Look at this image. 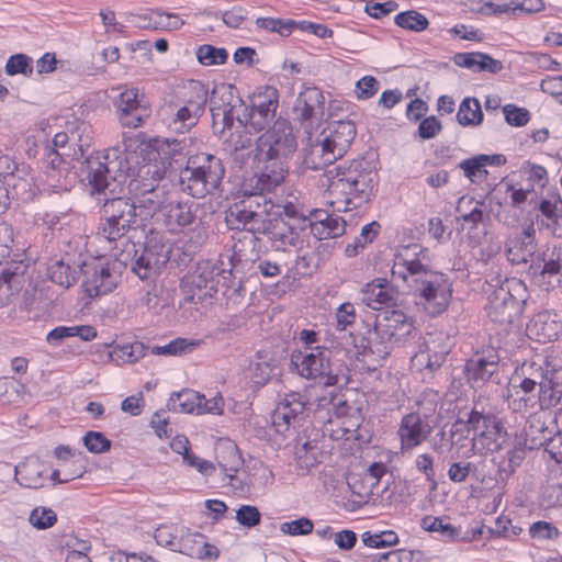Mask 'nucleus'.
<instances>
[{
  "instance_id": "obj_36",
  "label": "nucleus",
  "mask_w": 562,
  "mask_h": 562,
  "mask_svg": "<svg viewBox=\"0 0 562 562\" xmlns=\"http://www.w3.org/2000/svg\"><path fill=\"white\" fill-rule=\"evenodd\" d=\"M539 404L537 407L547 411L560 404L562 398V367L551 373L550 381L546 387L538 390Z\"/></svg>"
},
{
  "instance_id": "obj_28",
  "label": "nucleus",
  "mask_w": 562,
  "mask_h": 562,
  "mask_svg": "<svg viewBox=\"0 0 562 562\" xmlns=\"http://www.w3.org/2000/svg\"><path fill=\"white\" fill-rule=\"evenodd\" d=\"M221 271L215 273V267L210 261L198 263L195 270L189 278V284L193 291L192 300L196 296L199 301L213 297L218 292Z\"/></svg>"
},
{
  "instance_id": "obj_17",
  "label": "nucleus",
  "mask_w": 562,
  "mask_h": 562,
  "mask_svg": "<svg viewBox=\"0 0 562 562\" xmlns=\"http://www.w3.org/2000/svg\"><path fill=\"white\" fill-rule=\"evenodd\" d=\"M293 115L306 131L317 128L325 115L323 91L315 86L303 83L293 105Z\"/></svg>"
},
{
  "instance_id": "obj_5",
  "label": "nucleus",
  "mask_w": 562,
  "mask_h": 562,
  "mask_svg": "<svg viewBox=\"0 0 562 562\" xmlns=\"http://www.w3.org/2000/svg\"><path fill=\"white\" fill-rule=\"evenodd\" d=\"M224 176L225 167L220 157L198 153L188 157L186 167L176 179V186L192 198L203 199L220 189Z\"/></svg>"
},
{
  "instance_id": "obj_12",
  "label": "nucleus",
  "mask_w": 562,
  "mask_h": 562,
  "mask_svg": "<svg viewBox=\"0 0 562 562\" xmlns=\"http://www.w3.org/2000/svg\"><path fill=\"white\" fill-rule=\"evenodd\" d=\"M203 205L193 201H168L164 211V223L169 232L178 233L188 228L194 233L193 248H200L207 239V231L202 224Z\"/></svg>"
},
{
  "instance_id": "obj_13",
  "label": "nucleus",
  "mask_w": 562,
  "mask_h": 562,
  "mask_svg": "<svg viewBox=\"0 0 562 562\" xmlns=\"http://www.w3.org/2000/svg\"><path fill=\"white\" fill-rule=\"evenodd\" d=\"M279 106V91L272 86L260 87L250 97V105L244 113L237 116L239 127L250 126L255 132H261L274 124L277 109Z\"/></svg>"
},
{
  "instance_id": "obj_40",
  "label": "nucleus",
  "mask_w": 562,
  "mask_h": 562,
  "mask_svg": "<svg viewBox=\"0 0 562 562\" xmlns=\"http://www.w3.org/2000/svg\"><path fill=\"white\" fill-rule=\"evenodd\" d=\"M533 426H530V430L526 432V443L529 445V449H536L544 447V451L550 456L557 463H562V432L559 431L554 436L538 439L531 437Z\"/></svg>"
},
{
  "instance_id": "obj_44",
  "label": "nucleus",
  "mask_w": 562,
  "mask_h": 562,
  "mask_svg": "<svg viewBox=\"0 0 562 562\" xmlns=\"http://www.w3.org/2000/svg\"><path fill=\"white\" fill-rule=\"evenodd\" d=\"M353 345L358 355H375L380 360L385 359L391 353V347H387L383 339L380 342H375V340H373V338L367 333L356 337L353 339Z\"/></svg>"
},
{
  "instance_id": "obj_45",
  "label": "nucleus",
  "mask_w": 562,
  "mask_h": 562,
  "mask_svg": "<svg viewBox=\"0 0 562 562\" xmlns=\"http://www.w3.org/2000/svg\"><path fill=\"white\" fill-rule=\"evenodd\" d=\"M321 265V255L317 249L300 248L295 259V270L301 277L312 276Z\"/></svg>"
},
{
  "instance_id": "obj_33",
  "label": "nucleus",
  "mask_w": 562,
  "mask_h": 562,
  "mask_svg": "<svg viewBox=\"0 0 562 562\" xmlns=\"http://www.w3.org/2000/svg\"><path fill=\"white\" fill-rule=\"evenodd\" d=\"M46 471L38 458H27L15 467V479L24 487L40 488L44 485Z\"/></svg>"
},
{
  "instance_id": "obj_31",
  "label": "nucleus",
  "mask_w": 562,
  "mask_h": 562,
  "mask_svg": "<svg viewBox=\"0 0 562 562\" xmlns=\"http://www.w3.org/2000/svg\"><path fill=\"white\" fill-rule=\"evenodd\" d=\"M561 329V323L548 311L535 314L526 327L530 338L543 344L558 339Z\"/></svg>"
},
{
  "instance_id": "obj_50",
  "label": "nucleus",
  "mask_w": 562,
  "mask_h": 562,
  "mask_svg": "<svg viewBox=\"0 0 562 562\" xmlns=\"http://www.w3.org/2000/svg\"><path fill=\"white\" fill-rule=\"evenodd\" d=\"M257 29L271 33H278L283 37L290 36L295 30V20H284L280 18H258L256 20Z\"/></svg>"
},
{
  "instance_id": "obj_42",
  "label": "nucleus",
  "mask_w": 562,
  "mask_h": 562,
  "mask_svg": "<svg viewBox=\"0 0 562 562\" xmlns=\"http://www.w3.org/2000/svg\"><path fill=\"white\" fill-rule=\"evenodd\" d=\"M484 114L476 98H464L457 112V121L462 126H477L482 123Z\"/></svg>"
},
{
  "instance_id": "obj_43",
  "label": "nucleus",
  "mask_w": 562,
  "mask_h": 562,
  "mask_svg": "<svg viewBox=\"0 0 562 562\" xmlns=\"http://www.w3.org/2000/svg\"><path fill=\"white\" fill-rule=\"evenodd\" d=\"M420 526L426 531L440 533L445 541L453 542L463 540V538L460 537V529L456 528L450 522H445V518L442 517L425 516L420 521Z\"/></svg>"
},
{
  "instance_id": "obj_21",
  "label": "nucleus",
  "mask_w": 562,
  "mask_h": 562,
  "mask_svg": "<svg viewBox=\"0 0 562 562\" xmlns=\"http://www.w3.org/2000/svg\"><path fill=\"white\" fill-rule=\"evenodd\" d=\"M499 357L495 351L476 352L464 364V374L473 389L484 386L487 382L498 381Z\"/></svg>"
},
{
  "instance_id": "obj_51",
  "label": "nucleus",
  "mask_w": 562,
  "mask_h": 562,
  "mask_svg": "<svg viewBox=\"0 0 562 562\" xmlns=\"http://www.w3.org/2000/svg\"><path fill=\"white\" fill-rule=\"evenodd\" d=\"M486 155L481 154L474 157L462 160L458 164V168L462 169L464 176L473 183L476 182V178H485L487 170L484 168V161H486Z\"/></svg>"
},
{
  "instance_id": "obj_49",
  "label": "nucleus",
  "mask_w": 562,
  "mask_h": 562,
  "mask_svg": "<svg viewBox=\"0 0 562 562\" xmlns=\"http://www.w3.org/2000/svg\"><path fill=\"white\" fill-rule=\"evenodd\" d=\"M295 456L305 467L317 463L318 442L316 439H304L300 434L295 438Z\"/></svg>"
},
{
  "instance_id": "obj_64",
  "label": "nucleus",
  "mask_w": 562,
  "mask_h": 562,
  "mask_svg": "<svg viewBox=\"0 0 562 562\" xmlns=\"http://www.w3.org/2000/svg\"><path fill=\"white\" fill-rule=\"evenodd\" d=\"M507 124L516 127L525 126L530 120V113L526 108H518L515 104H506L503 108Z\"/></svg>"
},
{
  "instance_id": "obj_39",
  "label": "nucleus",
  "mask_w": 562,
  "mask_h": 562,
  "mask_svg": "<svg viewBox=\"0 0 562 562\" xmlns=\"http://www.w3.org/2000/svg\"><path fill=\"white\" fill-rule=\"evenodd\" d=\"M424 345L425 349L420 348L419 351L415 353L413 361L426 369H429L430 371L439 369L446 361L449 348L447 346H442L437 349L435 341H425Z\"/></svg>"
},
{
  "instance_id": "obj_63",
  "label": "nucleus",
  "mask_w": 562,
  "mask_h": 562,
  "mask_svg": "<svg viewBox=\"0 0 562 562\" xmlns=\"http://www.w3.org/2000/svg\"><path fill=\"white\" fill-rule=\"evenodd\" d=\"M85 447L92 453H103L111 449V440H109L100 431H88L82 438Z\"/></svg>"
},
{
  "instance_id": "obj_41",
  "label": "nucleus",
  "mask_w": 562,
  "mask_h": 562,
  "mask_svg": "<svg viewBox=\"0 0 562 562\" xmlns=\"http://www.w3.org/2000/svg\"><path fill=\"white\" fill-rule=\"evenodd\" d=\"M346 232V221L336 214H329L323 223L311 225V234L317 239L337 238Z\"/></svg>"
},
{
  "instance_id": "obj_61",
  "label": "nucleus",
  "mask_w": 562,
  "mask_h": 562,
  "mask_svg": "<svg viewBox=\"0 0 562 562\" xmlns=\"http://www.w3.org/2000/svg\"><path fill=\"white\" fill-rule=\"evenodd\" d=\"M138 105H148L144 100V95L139 98L137 89H126L123 91L119 100L115 103L117 115L121 113H127L132 111L135 106Z\"/></svg>"
},
{
  "instance_id": "obj_20",
  "label": "nucleus",
  "mask_w": 562,
  "mask_h": 562,
  "mask_svg": "<svg viewBox=\"0 0 562 562\" xmlns=\"http://www.w3.org/2000/svg\"><path fill=\"white\" fill-rule=\"evenodd\" d=\"M415 330L413 318L400 310L385 311L382 318L375 319L376 337H381L391 348L394 342L406 340Z\"/></svg>"
},
{
  "instance_id": "obj_3",
  "label": "nucleus",
  "mask_w": 562,
  "mask_h": 562,
  "mask_svg": "<svg viewBox=\"0 0 562 562\" xmlns=\"http://www.w3.org/2000/svg\"><path fill=\"white\" fill-rule=\"evenodd\" d=\"M331 205L344 203V211L367 204L374 193L376 172L364 158L345 161L325 171Z\"/></svg>"
},
{
  "instance_id": "obj_52",
  "label": "nucleus",
  "mask_w": 562,
  "mask_h": 562,
  "mask_svg": "<svg viewBox=\"0 0 562 562\" xmlns=\"http://www.w3.org/2000/svg\"><path fill=\"white\" fill-rule=\"evenodd\" d=\"M465 416H468V425L472 428L474 436H487V429L490 424L493 423L494 414L479 411L475 405L470 412L465 413Z\"/></svg>"
},
{
  "instance_id": "obj_32",
  "label": "nucleus",
  "mask_w": 562,
  "mask_h": 562,
  "mask_svg": "<svg viewBox=\"0 0 562 562\" xmlns=\"http://www.w3.org/2000/svg\"><path fill=\"white\" fill-rule=\"evenodd\" d=\"M184 146L178 139L167 140L157 150L151 151L156 161L164 164L166 171H169V178L176 180L179 172L183 169L186 154L183 153Z\"/></svg>"
},
{
  "instance_id": "obj_15",
  "label": "nucleus",
  "mask_w": 562,
  "mask_h": 562,
  "mask_svg": "<svg viewBox=\"0 0 562 562\" xmlns=\"http://www.w3.org/2000/svg\"><path fill=\"white\" fill-rule=\"evenodd\" d=\"M307 400L300 392H290L279 401L271 419L276 431L283 437L304 428L308 423Z\"/></svg>"
},
{
  "instance_id": "obj_14",
  "label": "nucleus",
  "mask_w": 562,
  "mask_h": 562,
  "mask_svg": "<svg viewBox=\"0 0 562 562\" xmlns=\"http://www.w3.org/2000/svg\"><path fill=\"white\" fill-rule=\"evenodd\" d=\"M528 273L542 289H562V244H546L538 249Z\"/></svg>"
},
{
  "instance_id": "obj_37",
  "label": "nucleus",
  "mask_w": 562,
  "mask_h": 562,
  "mask_svg": "<svg viewBox=\"0 0 562 562\" xmlns=\"http://www.w3.org/2000/svg\"><path fill=\"white\" fill-rule=\"evenodd\" d=\"M203 400L204 395H200L198 392L184 389L171 394L167 403V407L169 411L175 413L190 414L196 411L198 414H201V404Z\"/></svg>"
},
{
  "instance_id": "obj_1",
  "label": "nucleus",
  "mask_w": 562,
  "mask_h": 562,
  "mask_svg": "<svg viewBox=\"0 0 562 562\" xmlns=\"http://www.w3.org/2000/svg\"><path fill=\"white\" fill-rule=\"evenodd\" d=\"M297 149V139L291 123L277 120L271 128L256 142V171L245 180V191L250 194L272 192L289 173V160Z\"/></svg>"
},
{
  "instance_id": "obj_34",
  "label": "nucleus",
  "mask_w": 562,
  "mask_h": 562,
  "mask_svg": "<svg viewBox=\"0 0 562 562\" xmlns=\"http://www.w3.org/2000/svg\"><path fill=\"white\" fill-rule=\"evenodd\" d=\"M207 102L212 116L216 115L217 112L244 105V100L237 94V88L225 83L216 86L212 90Z\"/></svg>"
},
{
  "instance_id": "obj_18",
  "label": "nucleus",
  "mask_w": 562,
  "mask_h": 562,
  "mask_svg": "<svg viewBox=\"0 0 562 562\" xmlns=\"http://www.w3.org/2000/svg\"><path fill=\"white\" fill-rule=\"evenodd\" d=\"M302 229L279 213L268 211L259 235H265L273 249L285 251L289 247H296Z\"/></svg>"
},
{
  "instance_id": "obj_16",
  "label": "nucleus",
  "mask_w": 562,
  "mask_h": 562,
  "mask_svg": "<svg viewBox=\"0 0 562 562\" xmlns=\"http://www.w3.org/2000/svg\"><path fill=\"white\" fill-rule=\"evenodd\" d=\"M79 272L82 277L81 286L89 297H97L112 292L120 279L113 263L95 259L85 261L79 267Z\"/></svg>"
},
{
  "instance_id": "obj_54",
  "label": "nucleus",
  "mask_w": 562,
  "mask_h": 562,
  "mask_svg": "<svg viewBox=\"0 0 562 562\" xmlns=\"http://www.w3.org/2000/svg\"><path fill=\"white\" fill-rule=\"evenodd\" d=\"M307 212L308 210L301 204L286 202L283 205H278L277 210L272 213H279L286 221L295 223L299 227H303L304 229L307 222Z\"/></svg>"
},
{
  "instance_id": "obj_9",
  "label": "nucleus",
  "mask_w": 562,
  "mask_h": 562,
  "mask_svg": "<svg viewBox=\"0 0 562 562\" xmlns=\"http://www.w3.org/2000/svg\"><path fill=\"white\" fill-rule=\"evenodd\" d=\"M530 294L526 284L516 278L505 279L487 297L485 307L490 319L508 326L522 315Z\"/></svg>"
},
{
  "instance_id": "obj_46",
  "label": "nucleus",
  "mask_w": 562,
  "mask_h": 562,
  "mask_svg": "<svg viewBox=\"0 0 562 562\" xmlns=\"http://www.w3.org/2000/svg\"><path fill=\"white\" fill-rule=\"evenodd\" d=\"M47 270L50 280L64 288L71 286L78 278V271L61 260L52 263Z\"/></svg>"
},
{
  "instance_id": "obj_8",
  "label": "nucleus",
  "mask_w": 562,
  "mask_h": 562,
  "mask_svg": "<svg viewBox=\"0 0 562 562\" xmlns=\"http://www.w3.org/2000/svg\"><path fill=\"white\" fill-rule=\"evenodd\" d=\"M356 134L357 130L352 121L341 120L329 123L323 132L324 138L312 145L305 154L304 164L313 170L331 166L348 151Z\"/></svg>"
},
{
  "instance_id": "obj_55",
  "label": "nucleus",
  "mask_w": 562,
  "mask_h": 562,
  "mask_svg": "<svg viewBox=\"0 0 562 562\" xmlns=\"http://www.w3.org/2000/svg\"><path fill=\"white\" fill-rule=\"evenodd\" d=\"M196 58L204 66L222 65L227 60L228 53L225 48L204 44L198 48Z\"/></svg>"
},
{
  "instance_id": "obj_19",
  "label": "nucleus",
  "mask_w": 562,
  "mask_h": 562,
  "mask_svg": "<svg viewBox=\"0 0 562 562\" xmlns=\"http://www.w3.org/2000/svg\"><path fill=\"white\" fill-rule=\"evenodd\" d=\"M243 192L247 199L233 204L234 214L241 218L244 223V232L251 235V241H258V235L268 214L267 199L265 193H246L245 183L243 184Z\"/></svg>"
},
{
  "instance_id": "obj_38",
  "label": "nucleus",
  "mask_w": 562,
  "mask_h": 562,
  "mask_svg": "<svg viewBox=\"0 0 562 562\" xmlns=\"http://www.w3.org/2000/svg\"><path fill=\"white\" fill-rule=\"evenodd\" d=\"M559 368H554L548 360H541V362L531 361L524 363L520 373V379L526 380L529 383H533L538 390L546 387V383L550 381L551 373L557 371Z\"/></svg>"
},
{
  "instance_id": "obj_47",
  "label": "nucleus",
  "mask_w": 562,
  "mask_h": 562,
  "mask_svg": "<svg viewBox=\"0 0 562 562\" xmlns=\"http://www.w3.org/2000/svg\"><path fill=\"white\" fill-rule=\"evenodd\" d=\"M394 22L397 26L412 32H423L429 25L428 19L415 10L400 12L395 15Z\"/></svg>"
},
{
  "instance_id": "obj_26",
  "label": "nucleus",
  "mask_w": 562,
  "mask_h": 562,
  "mask_svg": "<svg viewBox=\"0 0 562 562\" xmlns=\"http://www.w3.org/2000/svg\"><path fill=\"white\" fill-rule=\"evenodd\" d=\"M169 171H166L164 164L156 161L150 155L148 161H139L134 175L127 182L128 194L134 193L137 184L143 188L160 187V184L171 183V187H176V180L170 179Z\"/></svg>"
},
{
  "instance_id": "obj_27",
  "label": "nucleus",
  "mask_w": 562,
  "mask_h": 562,
  "mask_svg": "<svg viewBox=\"0 0 562 562\" xmlns=\"http://www.w3.org/2000/svg\"><path fill=\"white\" fill-rule=\"evenodd\" d=\"M5 186L9 189L11 200L22 203L32 201L38 191L35 184V177L27 165H21L4 177Z\"/></svg>"
},
{
  "instance_id": "obj_53",
  "label": "nucleus",
  "mask_w": 562,
  "mask_h": 562,
  "mask_svg": "<svg viewBox=\"0 0 562 562\" xmlns=\"http://www.w3.org/2000/svg\"><path fill=\"white\" fill-rule=\"evenodd\" d=\"M8 76L23 75L31 77L33 74V59L26 54H15L9 57L4 66Z\"/></svg>"
},
{
  "instance_id": "obj_60",
  "label": "nucleus",
  "mask_w": 562,
  "mask_h": 562,
  "mask_svg": "<svg viewBox=\"0 0 562 562\" xmlns=\"http://www.w3.org/2000/svg\"><path fill=\"white\" fill-rule=\"evenodd\" d=\"M26 392V386L20 381L11 378L0 379V397H3L5 402H16Z\"/></svg>"
},
{
  "instance_id": "obj_10",
  "label": "nucleus",
  "mask_w": 562,
  "mask_h": 562,
  "mask_svg": "<svg viewBox=\"0 0 562 562\" xmlns=\"http://www.w3.org/2000/svg\"><path fill=\"white\" fill-rule=\"evenodd\" d=\"M171 245L161 238L149 237L144 244L131 243L121 254V261L130 266L140 280H154L170 260Z\"/></svg>"
},
{
  "instance_id": "obj_25",
  "label": "nucleus",
  "mask_w": 562,
  "mask_h": 562,
  "mask_svg": "<svg viewBox=\"0 0 562 562\" xmlns=\"http://www.w3.org/2000/svg\"><path fill=\"white\" fill-rule=\"evenodd\" d=\"M171 183L160 184V187L143 188L136 187L134 193H131V198L136 206L138 214L143 223L158 211H165V206L169 201V189Z\"/></svg>"
},
{
  "instance_id": "obj_59",
  "label": "nucleus",
  "mask_w": 562,
  "mask_h": 562,
  "mask_svg": "<svg viewBox=\"0 0 562 562\" xmlns=\"http://www.w3.org/2000/svg\"><path fill=\"white\" fill-rule=\"evenodd\" d=\"M362 542L369 548H387L395 546L398 542V537L392 530L382 531L380 533L366 531L362 533Z\"/></svg>"
},
{
  "instance_id": "obj_58",
  "label": "nucleus",
  "mask_w": 562,
  "mask_h": 562,
  "mask_svg": "<svg viewBox=\"0 0 562 562\" xmlns=\"http://www.w3.org/2000/svg\"><path fill=\"white\" fill-rule=\"evenodd\" d=\"M29 522L38 530L48 529L57 522V515L50 508L35 507L29 516Z\"/></svg>"
},
{
  "instance_id": "obj_35",
  "label": "nucleus",
  "mask_w": 562,
  "mask_h": 562,
  "mask_svg": "<svg viewBox=\"0 0 562 562\" xmlns=\"http://www.w3.org/2000/svg\"><path fill=\"white\" fill-rule=\"evenodd\" d=\"M218 292L222 293L227 306H237L243 302L246 289L241 279H237L233 274L232 269H222Z\"/></svg>"
},
{
  "instance_id": "obj_62",
  "label": "nucleus",
  "mask_w": 562,
  "mask_h": 562,
  "mask_svg": "<svg viewBox=\"0 0 562 562\" xmlns=\"http://www.w3.org/2000/svg\"><path fill=\"white\" fill-rule=\"evenodd\" d=\"M313 529L314 522L307 517H300L280 525V530L292 537L310 535L313 532Z\"/></svg>"
},
{
  "instance_id": "obj_48",
  "label": "nucleus",
  "mask_w": 562,
  "mask_h": 562,
  "mask_svg": "<svg viewBox=\"0 0 562 562\" xmlns=\"http://www.w3.org/2000/svg\"><path fill=\"white\" fill-rule=\"evenodd\" d=\"M29 266L21 262L11 261L1 270L0 279L10 290L19 291L23 284V277Z\"/></svg>"
},
{
  "instance_id": "obj_23",
  "label": "nucleus",
  "mask_w": 562,
  "mask_h": 562,
  "mask_svg": "<svg viewBox=\"0 0 562 562\" xmlns=\"http://www.w3.org/2000/svg\"><path fill=\"white\" fill-rule=\"evenodd\" d=\"M432 431L427 416L417 412L405 414L400 423L397 436L401 442V451L407 452L428 439Z\"/></svg>"
},
{
  "instance_id": "obj_57",
  "label": "nucleus",
  "mask_w": 562,
  "mask_h": 562,
  "mask_svg": "<svg viewBox=\"0 0 562 562\" xmlns=\"http://www.w3.org/2000/svg\"><path fill=\"white\" fill-rule=\"evenodd\" d=\"M151 110L149 105H138L128 111L126 114L121 113L117 115L122 126L128 128H137L150 116Z\"/></svg>"
},
{
  "instance_id": "obj_4",
  "label": "nucleus",
  "mask_w": 562,
  "mask_h": 562,
  "mask_svg": "<svg viewBox=\"0 0 562 562\" xmlns=\"http://www.w3.org/2000/svg\"><path fill=\"white\" fill-rule=\"evenodd\" d=\"M138 164L139 158L135 153L110 148L102 155H90L86 159L82 170L92 193H102L108 188L110 180L127 184Z\"/></svg>"
},
{
  "instance_id": "obj_24",
  "label": "nucleus",
  "mask_w": 562,
  "mask_h": 562,
  "mask_svg": "<svg viewBox=\"0 0 562 562\" xmlns=\"http://www.w3.org/2000/svg\"><path fill=\"white\" fill-rule=\"evenodd\" d=\"M536 224L555 238H562V198L555 192L535 203Z\"/></svg>"
},
{
  "instance_id": "obj_56",
  "label": "nucleus",
  "mask_w": 562,
  "mask_h": 562,
  "mask_svg": "<svg viewBox=\"0 0 562 562\" xmlns=\"http://www.w3.org/2000/svg\"><path fill=\"white\" fill-rule=\"evenodd\" d=\"M386 474V467L382 462H373L363 475V482L369 484V495L381 496L386 490L387 485L381 491L378 490L381 479Z\"/></svg>"
},
{
  "instance_id": "obj_22",
  "label": "nucleus",
  "mask_w": 562,
  "mask_h": 562,
  "mask_svg": "<svg viewBox=\"0 0 562 562\" xmlns=\"http://www.w3.org/2000/svg\"><path fill=\"white\" fill-rule=\"evenodd\" d=\"M538 252L533 223L512 232L505 240V254L513 265L527 263Z\"/></svg>"
},
{
  "instance_id": "obj_6",
  "label": "nucleus",
  "mask_w": 562,
  "mask_h": 562,
  "mask_svg": "<svg viewBox=\"0 0 562 562\" xmlns=\"http://www.w3.org/2000/svg\"><path fill=\"white\" fill-rule=\"evenodd\" d=\"M291 364L301 376L310 380L321 379L327 386L347 382L346 366L341 360L335 359V351L327 346L294 351L291 355Z\"/></svg>"
},
{
  "instance_id": "obj_7",
  "label": "nucleus",
  "mask_w": 562,
  "mask_h": 562,
  "mask_svg": "<svg viewBox=\"0 0 562 562\" xmlns=\"http://www.w3.org/2000/svg\"><path fill=\"white\" fill-rule=\"evenodd\" d=\"M100 214L97 236L110 244H115L126 236L130 231H136L144 226L131 196L104 199Z\"/></svg>"
},
{
  "instance_id": "obj_11",
  "label": "nucleus",
  "mask_w": 562,
  "mask_h": 562,
  "mask_svg": "<svg viewBox=\"0 0 562 562\" xmlns=\"http://www.w3.org/2000/svg\"><path fill=\"white\" fill-rule=\"evenodd\" d=\"M207 103V90L199 82L193 81L184 88L177 101L170 103L169 126L176 132L184 133L196 125L200 116L204 113Z\"/></svg>"
},
{
  "instance_id": "obj_29",
  "label": "nucleus",
  "mask_w": 562,
  "mask_h": 562,
  "mask_svg": "<svg viewBox=\"0 0 562 562\" xmlns=\"http://www.w3.org/2000/svg\"><path fill=\"white\" fill-rule=\"evenodd\" d=\"M396 292L385 278H375L367 283L361 291V301L372 310L394 304Z\"/></svg>"
},
{
  "instance_id": "obj_30",
  "label": "nucleus",
  "mask_w": 562,
  "mask_h": 562,
  "mask_svg": "<svg viewBox=\"0 0 562 562\" xmlns=\"http://www.w3.org/2000/svg\"><path fill=\"white\" fill-rule=\"evenodd\" d=\"M512 381L513 393L508 398L509 407L516 413L537 408V404H539L538 387L533 383L520 379L518 373Z\"/></svg>"
},
{
  "instance_id": "obj_2",
  "label": "nucleus",
  "mask_w": 562,
  "mask_h": 562,
  "mask_svg": "<svg viewBox=\"0 0 562 562\" xmlns=\"http://www.w3.org/2000/svg\"><path fill=\"white\" fill-rule=\"evenodd\" d=\"M427 249L414 245L394 257L392 276L402 279L419 300L418 305L431 317L439 316L449 306L452 289L445 273L431 270L424 260Z\"/></svg>"
}]
</instances>
